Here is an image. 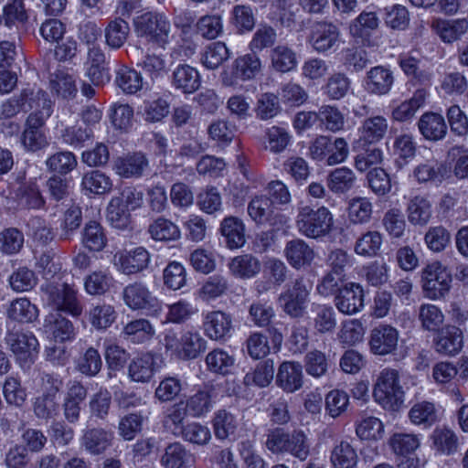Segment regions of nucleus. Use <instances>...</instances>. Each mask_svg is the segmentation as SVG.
Listing matches in <instances>:
<instances>
[{
  "label": "nucleus",
  "instance_id": "nucleus-1",
  "mask_svg": "<svg viewBox=\"0 0 468 468\" xmlns=\"http://www.w3.org/2000/svg\"><path fill=\"white\" fill-rule=\"evenodd\" d=\"M265 446L274 454L289 453L300 461H305L311 452L310 441L302 430L288 433L281 428L273 429L267 434Z\"/></svg>",
  "mask_w": 468,
  "mask_h": 468
},
{
  "label": "nucleus",
  "instance_id": "nucleus-2",
  "mask_svg": "<svg viewBox=\"0 0 468 468\" xmlns=\"http://www.w3.org/2000/svg\"><path fill=\"white\" fill-rule=\"evenodd\" d=\"M333 224V215L325 207L314 208L302 206L298 208L296 227L306 238L320 239L327 236L332 230Z\"/></svg>",
  "mask_w": 468,
  "mask_h": 468
},
{
  "label": "nucleus",
  "instance_id": "nucleus-3",
  "mask_svg": "<svg viewBox=\"0 0 468 468\" xmlns=\"http://www.w3.org/2000/svg\"><path fill=\"white\" fill-rule=\"evenodd\" d=\"M163 345L167 352L178 359L192 360L207 349V340L197 332L186 330L178 335L175 331L165 333Z\"/></svg>",
  "mask_w": 468,
  "mask_h": 468
},
{
  "label": "nucleus",
  "instance_id": "nucleus-4",
  "mask_svg": "<svg viewBox=\"0 0 468 468\" xmlns=\"http://www.w3.org/2000/svg\"><path fill=\"white\" fill-rule=\"evenodd\" d=\"M133 25L138 37H144L148 44L165 48L169 42L171 24L164 14L146 12L137 16Z\"/></svg>",
  "mask_w": 468,
  "mask_h": 468
},
{
  "label": "nucleus",
  "instance_id": "nucleus-5",
  "mask_svg": "<svg viewBox=\"0 0 468 468\" xmlns=\"http://www.w3.org/2000/svg\"><path fill=\"white\" fill-rule=\"evenodd\" d=\"M4 342L23 369L30 368L35 363L39 344L32 332L24 331L14 326L6 331Z\"/></svg>",
  "mask_w": 468,
  "mask_h": 468
},
{
  "label": "nucleus",
  "instance_id": "nucleus-6",
  "mask_svg": "<svg viewBox=\"0 0 468 468\" xmlns=\"http://www.w3.org/2000/svg\"><path fill=\"white\" fill-rule=\"evenodd\" d=\"M373 396L384 409L398 410L404 401L399 371L393 368L381 370L374 386Z\"/></svg>",
  "mask_w": 468,
  "mask_h": 468
},
{
  "label": "nucleus",
  "instance_id": "nucleus-7",
  "mask_svg": "<svg viewBox=\"0 0 468 468\" xmlns=\"http://www.w3.org/2000/svg\"><path fill=\"white\" fill-rule=\"evenodd\" d=\"M42 291L48 295V304L54 309L69 314L73 317L82 314L83 305L78 297V290L67 282L47 284Z\"/></svg>",
  "mask_w": 468,
  "mask_h": 468
},
{
  "label": "nucleus",
  "instance_id": "nucleus-8",
  "mask_svg": "<svg viewBox=\"0 0 468 468\" xmlns=\"http://www.w3.org/2000/svg\"><path fill=\"white\" fill-rule=\"evenodd\" d=\"M452 274L440 261L428 264L421 271V287L431 300L444 298L452 287Z\"/></svg>",
  "mask_w": 468,
  "mask_h": 468
},
{
  "label": "nucleus",
  "instance_id": "nucleus-9",
  "mask_svg": "<svg viewBox=\"0 0 468 468\" xmlns=\"http://www.w3.org/2000/svg\"><path fill=\"white\" fill-rule=\"evenodd\" d=\"M122 295L125 305L133 311H141L152 316L161 311L160 302L143 282H135L126 285Z\"/></svg>",
  "mask_w": 468,
  "mask_h": 468
},
{
  "label": "nucleus",
  "instance_id": "nucleus-10",
  "mask_svg": "<svg viewBox=\"0 0 468 468\" xmlns=\"http://www.w3.org/2000/svg\"><path fill=\"white\" fill-rule=\"evenodd\" d=\"M309 294L310 290L307 288L303 278L300 277L280 294L278 301L288 315L298 318L303 315Z\"/></svg>",
  "mask_w": 468,
  "mask_h": 468
},
{
  "label": "nucleus",
  "instance_id": "nucleus-11",
  "mask_svg": "<svg viewBox=\"0 0 468 468\" xmlns=\"http://www.w3.org/2000/svg\"><path fill=\"white\" fill-rule=\"evenodd\" d=\"M307 41L316 52L326 53L339 46L340 30L333 23L316 22L311 27Z\"/></svg>",
  "mask_w": 468,
  "mask_h": 468
},
{
  "label": "nucleus",
  "instance_id": "nucleus-12",
  "mask_svg": "<svg viewBox=\"0 0 468 468\" xmlns=\"http://www.w3.org/2000/svg\"><path fill=\"white\" fill-rule=\"evenodd\" d=\"M262 273L263 279L255 282V291L260 295L284 283L288 278L289 269L282 260L271 257L263 262Z\"/></svg>",
  "mask_w": 468,
  "mask_h": 468
},
{
  "label": "nucleus",
  "instance_id": "nucleus-13",
  "mask_svg": "<svg viewBox=\"0 0 468 468\" xmlns=\"http://www.w3.org/2000/svg\"><path fill=\"white\" fill-rule=\"evenodd\" d=\"M365 293L358 283L349 282L344 285L335 296L336 309L346 315L357 314L364 307Z\"/></svg>",
  "mask_w": 468,
  "mask_h": 468
},
{
  "label": "nucleus",
  "instance_id": "nucleus-14",
  "mask_svg": "<svg viewBox=\"0 0 468 468\" xmlns=\"http://www.w3.org/2000/svg\"><path fill=\"white\" fill-rule=\"evenodd\" d=\"M87 395L88 389L80 382L72 381L69 384L62 403L64 418L69 423L74 424L80 420Z\"/></svg>",
  "mask_w": 468,
  "mask_h": 468
},
{
  "label": "nucleus",
  "instance_id": "nucleus-15",
  "mask_svg": "<svg viewBox=\"0 0 468 468\" xmlns=\"http://www.w3.org/2000/svg\"><path fill=\"white\" fill-rule=\"evenodd\" d=\"M205 335L214 341H224L230 336L233 328L231 314L223 311L208 312L204 318Z\"/></svg>",
  "mask_w": 468,
  "mask_h": 468
},
{
  "label": "nucleus",
  "instance_id": "nucleus-16",
  "mask_svg": "<svg viewBox=\"0 0 468 468\" xmlns=\"http://www.w3.org/2000/svg\"><path fill=\"white\" fill-rule=\"evenodd\" d=\"M283 253L288 263L296 271L310 267L315 257L313 248L301 239L288 241Z\"/></svg>",
  "mask_w": 468,
  "mask_h": 468
},
{
  "label": "nucleus",
  "instance_id": "nucleus-17",
  "mask_svg": "<svg viewBox=\"0 0 468 468\" xmlns=\"http://www.w3.org/2000/svg\"><path fill=\"white\" fill-rule=\"evenodd\" d=\"M432 31L446 44L460 40L468 31L466 19L434 18L431 23Z\"/></svg>",
  "mask_w": 468,
  "mask_h": 468
},
{
  "label": "nucleus",
  "instance_id": "nucleus-18",
  "mask_svg": "<svg viewBox=\"0 0 468 468\" xmlns=\"http://www.w3.org/2000/svg\"><path fill=\"white\" fill-rule=\"evenodd\" d=\"M399 340V333L396 328L388 324L375 327L370 335V349L376 355H388L392 353Z\"/></svg>",
  "mask_w": 468,
  "mask_h": 468
},
{
  "label": "nucleus",
  "instance_id": "nucleus-19",
  "mask_svg": "<svg viewBox=\"0 0 468 468\" xmlns=\"http://www.w3.org/2000/svg\"><path fill=\"white\" fill-rule=\"evenodd\" d=\"M276 383L288 393L299 390L303 384V366L294 361L282 362L277 372Z\"/></svg>",
  "mask_w": 468,
  "mask_h": 468
},
{
  "label": "nucleus",
  "instance_id": "nucleus-20",
  "mask_svg": "<svg viewBox=\"0 0 468 468\" xmlns=\"http://www.w3.org/2000/svg\"><path fill=\"white\" fill-rule=\"evenodd\" d=\"M417 125L423 138L431 142L442 140L448 132L443 116L432 112L423 113L419 119Z\"/></svg>",
  "mask_w": 468,
  "mask_h": 468
},
{
  "label": "nucleus",
  "instance_id": "nucleus-21",
  "mask_svg": "<svg viewBox=\"0 0 468 468\" xmlns=\"http://www.w3.org/2000/svg\"><path fill=\"white\" fill-rule=\"evenodd\" d=\"M435 350L445 356H454L463 347V333L454 325L441 328L434 339Z\"/></svg>",
  "mask_w": 468,
  "mask_h": 468
},
{
  "label": "nucleus",
  "instance_id": "nucleus-22",
  "mask_svg": "<svg viewBox=\"0 0 468 468\" xmlns=\"http://www.w3.org/2000/svg\"><path fill=\"white\" fill-rule=\"evenodd\" d=\"M86 74L96 86L101 85L110 80L105 54L98 47H92L88 50Z\"/></svg>",
  "mask_w": 468,
  "mask_h": 468
},
{
  "label": "nucleus",
  "instance_id": "nucleus-23",
  "mask_svg": "<svg viewBox=\"0 0 468 468\" xmlns=\"http://www.w3.org/2000/svg\"><path fill=\"white\" fill-rule=\"evenodd\" d=\"M393 82L394 77L391 70L377 66L367 73L365 88L368 93L381 96L389 92Z\"/></svg>",
  "mask_w": 468,
  "mask_h": 468
},
{
  "label": "nucleus",
  "instance_id": "nucleus-24",
  "mask_svg": "<svg viewBox=\"0 0 468 468\" xmlns=\"http://www.w3.org/2000/svg\"><path fill=\"white\" fill-rule=\"evenodd\" d=\"M113 433L103 428H90L84 431L81 437V445L85 451L92 455H99L111 447Z\"/></svg>",
  "mask_w": 468,
  "mask_h": 468
},
{
  "label": "nucleus",
  "instance_id": "nucleus-25",
  "mask_svg": "<svg viewBox=\"0 0 468 468\" xmlns=\"http://www.w3.org/2000/svg\"><path fill=\"white\" fill-rule=\"evenodd\" d=\"M148 166V161L142 153H133L118 157L114 161V170L123 178L140 177Z\"/></svg>",
  "mask_w": 468,
  "mask_h": 468
},
{
  "label": "nucleus",
  "instance_id": "nucleus-26",
  "mask_svg": "<svg viewBox=\"0 0 468 468\" xmlns=\"http://www.w3.org/2000/svg\"><path fill=\"white\" fill-rule=\"evenodd\" d=\"M156 371V360L153 354L145 353L134 357L128 367V374L134 382L148 383Z\"/></svg>",
  "mask_w": 468,
  "mask_h": 468
},
{
  "label": "nucleus",
  "instance_id": "nucleus-27",
  "mask_svg": "<svg viewBox=\"0 0 468 468\" xmlns=\"http://www.w3.org/2000/svg\"><path fill=\"white\" fill-rule=\"evenodd\" d=\"M80 186L86 196H103L112 191L113 183L105 173L91 170L83 175Z\"/></svg>",
  "mask_w": 468,
  "mask_h": 468
},
{
  "label": "nucleus",
  "instance_id": "nucleus-28",
  "mask_svg": "<svg viewBox=\"0 0 468 468\" xmlns=\"http://www.w3.org/2000/svg\"><path fill=\"white\" fill-rule=\"evenodd\" d=\"M219 231L230 250L241 248L246 242L245 226L237 217L225 218L220 223Z\"/></svg>",
  "mask_w": 468,
  "mask_h": 468
},
{
  "label": "nucleus",
  "instance_id": "nucleus-29",
  "mask_svg": "<svg viewBox=\"0 0 468 468\" xmlns=\"http://www.w3.org/2000/svg\"><path fill=\"white\" fill-rule=\"evenodd\" d=\"M154 333V326L147 319L139 318L127 323L121 332V336L127 342L143 344L151 340Z\"/></svg>",
  "mask_w": 468,
  "mask_h": 468
},
{
  "label": "nucleus",
  "instance_id": "nucleus-30",
  "mask_svg": "<svg viewBox=\"0 0 468 468\" xmlns=\"http://www.w3.org/2000/svg\"><path fill=\"white\" fill-rule=\"evenodd\" d=\"M261 70V62L255 52L238 57L232 65V75L241 80L254 79Z\"/></svg>",
  "mask_w": 468,
  "mask_h": 468
},
{
  "label": "nucleus",
  "instance_id": "nucleus-31",
  "mask_svg": "<svg viewBox=\"0 0 468 468\" xmlns=\"http://www.w3.org/2000/svg\"><path fill=\"white\" fill-rule=\"evenodd\" d=\"M215 389L212 386H205L190 396L185 402L189 414L194 418L205 416L213 407Z\"/></svg>",
  "mask_w": 468,
  "mask_h": 468
},
{
  "label": "nucleus",
  "instance_id": "nucleus-32",
  "mask_svg": "<svg viewBox=\"0 0 468 468\" xmlns=\"http://www.w3.org/2000/svg\"><path fill=\"white\" fill-rule=\"evenodd\" d=\"M6 315L9 319L21 324L33 323L38 317V309L27 298L21 297L10 303Z\"/></svg>",
  "mask_w": 468,
  "mask_h": 468
},
{
  "label": "nucleus",
  "instance_id": "nucleus-33",
  "mask_svg": "<svg viewBox=\"0 0 468 468\" xmlns=\"http://www.w3.org/2000/svg\"><path fill=\"white\" fill-rule=\"evenodd\" d=\"M149 261L148 251L143 247H138L120 255V270L124 274H134L145 269Z\"/></svg>",
  "mask_w": 468,
  "mask_h": 468
},
{
  "label": "nucleus",
  "instance_id": "nucleus-34",
  "mask_svg": "<svg viewBox=\"0 0 468 468\" xmlns=\"http://www.w3.org/2000/svg\"><path fill=\"white\" fill-rule=\"evenodd\" d=\"M44 327L57 342L70 340L75 335L73 324L60 314H49L45 319Z\"/></svg>",
  "mask_w": 468,
  "mask_h": 468
},
{
  "label": "nucleus",
  "instance_id": "nucleus-35",
  "mask_svg": "<svg viewBox=\"0 0 468 468\" xmlns=\"http://www.w3.org/2000/svg\"><path fill=\"white\" fill-rule=\"evenodd\" d=\"M173 85L184 93H193L200 86L198 71L189 65H179L173 72Z\"/></svg>",
  "mask_w": 468,
  "mask_h": 468
},
{
  "label": "nucleus",
  "instance_id": "nucleus-36",
  "mask_svg": "<svg viewBox=\"0 0 468 468\" xmlns=\"http://www.w3.org/2000/svg\"><path fill=\"white\" fill-rule=\"evenodd\" d=\"M230 272L241 279L255 277L261 268L260 260L252 254H242L234 257L229 263Z\"/></svg>",
  "mask_w": 468,
  "mask_h": 468
},
{
  "label": "nucleus",
  "instance_id": "nucleus-37",
  "mask_svg": "<svg viewBox=\"0 0 468 468\" xmlns=\"http://www.w3.org/2000/svg\"><path fill=\"white\" fill-rule=\"evenodd\" d=\"M28 19L23 0H9L3 8V20L5 27L16 28V35Z\"/></svg>",
  "mask_w": 468,
  "mask_h": 468
},
{
  "label": "nucleus",
  "instance_id": "nucleus-38",
  "mask_svg": "<svg viewBox=\"0 0 468 468\" xmlns=\"http://www.w3.org/2000/svg\"><path fill=\"white\" fill-rule=\"evenodd\" d=\"M49 84L51 90L63 100L74 98L78 91L75 79L64 70H58L51 74Z\"/></svg>",
  "mask_w": 468,
  "mask_h": 468
},
{
  "label": "nucleus",
  "instance_id": "nucleus-39",
  "mask_svg": "<svg viewBox=\"0 0 468 468\" xmlns=\"http://www.w3.org/2000/svg\"><path fill=\"white\" fill-rule=\"evenodd\" d=\"M426 97L427 92L424 90H417L410 100L401 102L392 111L393 120L403 122L412 119L424 105Z\"/></svg>",
  "mask_w": 468,
  "mask_h": 468
},
{
  "label": "nucleus",
  "instance_id": "nucleus-40",
  "mask_svg": "<svg viewBox=\"0 0 468 468\" xmlns=\"http://www.w3.org/2000/svg\"><path fill=\"white\" fill-rule=\"evenodd\" d=\"M407 212L411 224L424 226L431 218V204L426 197L416 196L410 200Z\"/></svg>",
  "mask_w": 468,
  "mask_h": 468
},
{
  "label": "nucleus",
  "instance_id": "nucleus-41",
  "mask_svg": "<svg viewBox=\"0 0 468 468\" xmlns=\"http://www.w3.org/2000/svg\"><path fill=\"white\" fill-rule=\"evenodd\" d=\"M388 127V120L377 115L366 119L360 128L361 138L368 143L374 144L384 138Z\"/></svg>",
  "mask_w": 468,
  "mask_h": 468
},
{
  "label": "nucleus",
  "instance_id": "nucleus-42",
  "mask_svg": "<svg viewBox=\"0 0 468 468\" xmlns=\"http://www.w3.org/2000/svg\"><path fill=\"white\" fill-rule=\"evenodd\" d=\"M433 449L439 453L451 455L457 452L459 441L457 435L450 429L437 428L431 435Z\"/></svg>",
  "mask_w": 468,
  "mask_h": 468
},
{
  "label": "nucleus",
  "instance_id": "nucleus-43",
  "mask_svg": "<svg viewBox=\"0 0 468 468\" xmlns=\"http://www.w3.org/2000/svg\"><path fill=\"white\" fill-rule=\"evenodd\" d=\"M148 233L157 241H171L180 238L177 225L163 217H159L149 225Z\"/></svg>",
  "mask_w": 468,
  "mask_h": 468
},
{
  "label": "nucleus",
  "instance_id": "nucleus-44",
  "mask_svg": "<svg viewBox=\"0 0 468 468\" xmlns=\"http://www.w3.org/2000/svg\"><path fill=\"white\" fill-rule=\"evenodd\" d=\"M89 321L97 330H104L110 327L117 318L114 307L107 303H99L92 306L89 313Z\"/></svg>",
  "mask_w": 468,
  "mask_h": 468
},
{
  "label": "nucleus",
  "instance_id": "nucleus-45",
  "mask_svg": "<svg viewBox=\"0 0 468 468\" xmlns=\"http://www.w3.org/2000/svg\"><path fill=\"white\" fill-rule=\"evenodd\" d=\"M314 328L318 334L333 333L336 327V316L332 306L318 304L314 309Z\"/></svg>",
  "mask_w": 468,
  "mask_h": 468
},
{
  "label": "nucleus",
  "instance_id": "nucleus-46",
  "mask_svg": "<svg viewBox=\"0 0 468 468\" xmlns=\"http://www.w3.org/2000/svg\"><path fill=\"white\" fill-rule=\"evenodd\" d=\"M177 437H181L189 443L205 446L211 440V431L209 428L197 421L188 422L181 431H177Z\"/></svg>",
  "mask_w": 468,
  "mask_h": 468
},
{
  "label": "nucleus",
  "instance_id": "nucleus-47",
  "mask_svg": "<svg viewBox=\"0 0 468 468\" xmlns=\"http://www.w3.org/2000/svg\"><path fill=\"white\" fill-rule=\"evenodd\" d=\"M129 33V24L122 18H115L105 28L106 44L113 49H119L126 42Z\"/></svg>",
  "mask_w": 468,
  "mask_h": 468
},
{
  "label": "nucleus",
  "instance_id": "nucleus-48",
  "mask_svg": "<svg viewBox=\"0 0 468 468\" xmlns=\"http://www.w3.org/2000/svg\"><path fill=\"white\" fill-rule=\"evenodd\" d=\"M116 85L126 94H134L143 88L142 75L135 69L122 66L116 72Z\"/></svg>",
  "mask_w": 468,
  "mask_h": 468
},
{
  "label": "nucleus",
  "instance_id": "nucleus-49",
  "mask_svg": "<svg viewBox=\"0 0 468 468\" xmlns=\"http://www.w3.org/2000/svg\"><path fill=\"white\" fill-rule=\"evenodd\" d=\"M212 426L215 436L218 440H226L236 431L238 422L236 417L226 410L215 412Z\"/></svg>",
  "mask_w": 468,
  "mask_h": 468
},
{
  "label": "nucleus",
  "instance_id": "nucleus-50",
  "mask_svg": "<svg viewBox=\"0 0 468 468\" xmlns=\"http://www.w3.org/2000/svg\"><path fill=\"white\" fill-rule=\"evenodd\" d=\"M388 444L396 455L406 456L420 447V440L414 433L395 432L389 438Z\"/></svg>",
  "mask_w": 468,
  "mask_h": 468
},
{
  "label": "nucleus",
  "instance_id": "nucleus-51",
  "mask_svg": "<svg viewBox=\"0 0 468 468\" xmlns=\"http://www.w3.org/2000/svg\"><path fill=\"white\" fill-rule=\"evenodd\" d=\"M107 218L113 228L125 229L132 222L131 210L120 199L112 197L107 207Z\"/></svg>",
  "mask_w": 468,
  "mask_h": 468
},
{
  "label": "nucleus",
  "instance_id": "nucleus-52",
  "mask_svg": "<svg viewBox=\"0 0 468 468\" xmlns=\"http://www.w3.org/2000/svg\"><path fill=\"white\" fill-rule=\"evenodd\" d=\"M410 420L415 425L431 427L438 420L437 410L433 403L421 401L414 404L409 411Z\"/></svg>",
  "mask_w": 468,
  "mask_h": 468
},
{
  "label": "nucleus",
  "instance_id": "nucleus-53",
  "mask_svg": "<svg viewBox=\"0 0 468 468\" xmlns=\"http://www.w3.org/2000/svg\"><path fill=\"white\" fill-rule=\"evenodd\" d=\"M350 85L351 80L345 73L335 72L327 78L322 90L330 100L338 101L347 94Z\"/></svg>",
  "mask_w": 468,
  "mask_h": 468
},
{
  "label": "nucleus",
  "instance_id": "nucleus-54",
  "mask_svg": "<svg viewBox=\"0 0 468 468\" xmlns=\"http://www.w3.org/2000/svg\"><path fill=\"white\" fill-rule=\"evenodd\" d=\"M60 405L58 398L52 394H44L37 397L33 402V412L39 420H48L55 419L59 413Z\"/></svg>",
  "mask_w": 468,
  "mask_h": 468
},
{
  "label": "nucleus",
  "instance_id": "nucleus-55",
  "mask_svg": "<svg viewBox=\"0 0 468 468\" xmlns=\"http://www.w3.org/2000/svg\"><path fill=\"white\" fill-rule=\"evenodd\" d=\"M19 97L26 109L25 112L32 109L44 110V107L52 108V102L48 98L47 92L40 88L28 87L23 89Z\"/></svg>",
  "mask_w": 468,
  "mask_h": 468
},
{
  "label": "nucleus",
  "instance_id": "nucleus-56",
  "mask_svg": "<svg viewBox=\"0 0 468 468\" xmlns=\"http://www.w3.org/2000/svg\"><path fill=\"white\" fill-rule=\"evenodd\" d=\"M234 363V357L220 348L210 351L206 356L207 369L217 374L226 375L229 373Z\"/></svg>",
  "mask_w": 468,
  "mask_h": 468
},
{
  "label": "nucleus",
  "instance_id": "nucleus-57",
  "mask_svg": "<svg viewBox=\"0 0 468 468\" xmlns=\"http://www.w3.org/2000/svg\"><path fill=\"white\" fill-rule=\"evenodd\" d=\"M24 242V234L16 228H7L0 232V251L5 255L19 253Z\"/></svg>",
  "mask_w": 468,
  "mask_h": 468
},
{
  "label": "nucleus",
  "instance_id": "nucleus-58",
  "mask_svg": "<svg viewBox=\"0 0 468 468\" xmlns=\"http://www.w3.org/2000/svg\"><path fill=\"white\" fill-rule=\"evenodd\" d=\"M372 204L367 197H355L348 203V219L354 224H366L372 217Z\"/></svg>",
  "mask_w": 468,
  "mask_h": 468
},
{
  "label": "nucleus",
  "instance_id": "nucleus-59",
  "mask_svg": "<svg viewBox=\"0 0 468 468\" xmlns=\"http://www.w3.org/2000/svg\"><path fill=\"white\" fill-rule=\"evenodd\" d=\"M46 166L50 172L67 175L77 166V159L71 152L61 151L51 154L46 160Z\"/></svg>",
  "mask_w": 468,
  "mask_h": 468
},
{
  "label": "nucleus",
  "instance_id": "nucleus-60",
  "mask_svg": "<svg viewBox=\"0 0 468 468\" xmlns=\"http://www.w3.org/2000/svg\"><path fill=\"white\" fill-rule=\"evenodd\" d=\"M271 65L275 70L289 72L297 65V58L294 51L287 46H277L271 50Z\"/></svg>",
  "mask_w": 468,
  "mask_h": 468
},
{
  "label": "nucleus",
  "instance_id": "nucleus-61",
  "mask_svg": "<svg viewBox=\"0 0 468 468\" xmlns=\"http://www.w3.org/2000/svg\"><path fill=\"white\" fill-rule=\"evenodd\" d=\"M188 412L184 401L175 403L170 406L165 413L164 426L176 436L177 431L185 427L186 424H184V420Z\"/></svg>",
  "mask_w": 468,
  "mask_h": 468
},
{
  "label": "nucleus",
  "instance_id": "nucleus-62",
  "mask_svg": "<svg viewBox=\"0 0 468 468\" xmlns=\"http://www.w3.org/2000/svg\"><path fill=\"white\" fill-rule=\"evenodd\" d=\"M357 459L355 449L346 441L337 444L331 454V461L335 468H355Z\"/></svg>",
  "mask_w": 468,
  "mask_h": 468
},
{
  "label": "nucleus",
  "instance_id": "nucleus-63",
  "mask_svg": "<svg viewBox=\"0 0 468 468\" xmlns=\"http://www.w3.org/2000/svg\"><path fill=\"white\" fill-rule=\"evenodd\" d=\"M355 179V174L351 169L340 167L329 174L327 185L335 193H345L352 188Z\"/></svg>",
  "mask_w": 468,
  "mask_h": 468
},
{
  "label": "nucleus",
  "instance_id": "nucleus-64",
  "mask_svg": "<svg viewBox=\"0 0 468 468\" xmlns=\"http://www.w3.org/2000/svg\"><path fill=\"white\" fill-rule=\"evenodd\" d=\"M189 454L180 442H173L166 446L161 458V463L165 468H181L188 460Z\"/></svg>",
  "mask_w": 468,
  "mask_h": 468
}]
</instances>
